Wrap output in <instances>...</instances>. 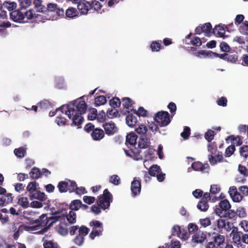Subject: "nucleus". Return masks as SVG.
I'll list each match as a JSON object with an SVG mask.
<instances>
[{"label":"nucleus","mask_w":248,"mask_h":248,"mask_svg":"<svg viewBox=\"0 0 248 248\" xmlns=\"http://www.w3.org/2000/svg\"><path fill=\"white\" fill-rule=\"evenodd\" d=\"M66 108L65 113L70 119H72V123L71 125L78 126V128H81V124L83 122L84 119L82 115L86 111L87 105L84 101L74 100L66 106H62L56 109L55 111H50L49 115L50 117L54 116L56 114V111L61 110L63 113V109Z\"/></svg>","instance_id":"1"},{"label":"nucleus","mask_w":248,"mask_h":248,"mask_svg":"<svg viewBox=\"0 0 248 248\" xmlns=\"http://www.w3.org/2000/svg\"><path fill=\"white\" fill-rule=\"evenodd\" d=\"M60 217L59 216H53L48 217L46 214H42L37 219L30 221L31 224L35 225L32 226H26L25 228L27 230L36 231L44 227L38 232V233H43L46 232L54 223L58 221Z\"/></svg>","instance_id":"2"},{"label":"nucleus","mask_w":248,"mask_h":248,"mask_svg":"<svg viewBox=\"0 0 248 248\" xmlns=\"http://www.w3.org/2000/svg\"><path fill=\"white\" fill-rule=\"evenodd\" d=\"M137 138V136L134 133L132 132L127 134L126 137L125 144L129 150L124 149V151L127 156L139 160L142 159V156L140 155L141 151L135 147Z\"/></svg>","instance_id":"3"},{"label":"nucleus","mask_w":248,"mask_h":248,"mask_svg":"<svg viewBox=\"0 0 248 248\" xmlns=\"http://www.w3.org/2000/svg\"><path fill=\"white\" fill-rule=\"evenodd\" d=\"M113 197L112 194L109 192L108 189H105L102 195L98 197L97 201L98 206L93 205L91 207V211L96 215H98L101 213L100 208L103 210L108 209L110 204L112 202Z\"/></svg>","instance_id":"4"},{"label":"nucleus","mask_w":248,"mask_h":248,"mask_svg":"<svg viewBox=\"0 0 248 248\" xmlns=\"http://www.w3.org/2000/svg\"><path fill=\"white\" fill-rule=\"evenodd\" d=\"M39 184L35 181L30 182L27 186V190L29 192V196L30 200L37 199L44 201L46 199V195L44 192L38 190Z\"/></svg>","instance_id":"5"},{"label":"nucleus","mask_w":248,"mask_h":248,"mask_svg":"<svg viewBox=\"0 0 248 248\" xmlns=\"http://www.w3.org/2000/svg\"><path fill=\"white\" fill-rule=\"evenodd\" d=\"M154 120L161 127L168 125L170 122V114L166 111H160L155 113Z\"/></svg>","instance_id":"6"},{"label":"nucleus","mask_w":248,"mask_h":248,"mask_svg":"<svg viewBox=\"0 0 248 248\" xmlns=\"http://www.w3.org/2000/svg\"><path fill=\"white\" fill-rule=\"evenodd\" d=\"M232 236V241L237 245L242 242L247 244L248 243V234L244 233L242 232L238 231L236 227H234L231 233Z\"/></svg>","instance_id":"7"},{"label":"nucleus","mask_w":248,"mask_h":248,"mask_svg":"<svg viewBox=\"0 0 248 248\" xmlns=\"http://www.w3.org/2000/svg\"><path fill=\"white\" fill-rule=\"evenodd\" d=\"M231 208V205L229 202L225 199L221 200L215 209L216 214L220 217H222L223 214L228 211Z\"/></svg>","instance_id":"8"},{"label":"nucleus","mask_w":248,"mask_h":248,"mask_svg":"<svg viewBox=\"0 0 248 248\" xmlns=\"http://www.w3.org/2000/svg\"><path fill=\"white\" fill-rule=\"evenodd\" d=\"M212 29V27L211 23L209 22L206 23L196 28L195 30V34H201L203 32L205 33V36H210Z\"/></svg>","instance_id":"9"},{"label":"nucleus","mask_w":248,"mask_h":248,"mask_svg":"<svg viewBox=\"0 0 248 248\" xmlns=\"http://www.w3.org/2000/svg\"><path fill=\"white\" fill-rule=\"evenodd\" d=\"M141 182L139 179L134 178L131 182V190L132 196L135 197L139 195L141 191Z\"/></svg>","instance_id":"10"},{"label":"nucleus","mask_w":248,"mask_h":248,"mask_svg":"<svg viewBox=\"0 0 248 248\" xmlns=\"http://www.w3.org/2000/svg\"><path fill=\"white\" fill-rule=\"evenodd\" d=\"M21 9L16 10L10 13V18L16 22L21 23L25 18L24 13L21 11Z\"/></svg>","instance_id":"11"},{"label":"nucleus","mask_w":248,"mask_h":248,"mask_svg":"<svg viewBox=\"0 0 248 248\" xmlns=\"http://www.w3.org/2000/svg\"><path fill=\"white\" fill-rule=\"evenodd\" d=\"M192 33L188 34L185 39V43L187 45H192L195 46H200L202 45V42L199 37L195 36L191 38Z\"/></svg>","instance_id":"12"},{"label":"nucleus","mask_w":248,"mask_h":248,"mask_svg":"<svg viewBox=\"0 0 248 248\" xmlns=\"http://www.w3.org/2000/svg\"><path fill=\"white\" fill-rule=\"evenodd\" d=\"M78 9L83 14H87L89 10L92 8V5L89 2L83 0L78 5Z\"/></svg>","instance_id":"13"},{"label":"nucleus","mask_w":248,"mask_h":248,"mask_svg":"<svg viewBox=\"0 0 248 248\" xmlns=\"http://www.w3.org/2000/svg\"><path fill=\"white\" fill-rule=\"evenodd\" d=\"M103 127L107 135H113L117 132L118 129L114 123L112 122L103 124Z\"/></svg>","instance_id":"14"},{"label":"nucleus","mask_w":248,"mask_h":248,"mask_svg":"<svg viewBox=\"0 0 248 248\" xmlns=\"http://www.w3.org/2000/svg\"><path fill=\"white\" fill-rule=\"evenodd\" d=\"M208 159L211 165H215L217 163L221 162L223 160V157L221 152L217 155H209Z\"/></svg>","instance_id":"15"},{"label":"nucleus","mask_w":248,"mask_h":248,"mask_svg":"<svg viewBox=\"0 0 248 248\" xmlns=\"http://www.w3.org/2000/svg\"><path fill=\"white\" fill-rule=\"evenodd\" d=\"M91 135L94 140H99L104 138L105 133L102 129L95 128L91 133Z\"/></svg>","instance_id":"16"},{"label":"nucleus","mask_w":248,"mask_h":248,"mask_svg":"<svg viewBox=\"0 0 248 248\" xmlns=\"http://www.w3.org/2000/svg\"><path fill=\"white\" fill-rule=\"evenodd\" d=\"M206 238V235L203 232L199 231L192 236V240L194 242L202 243Z\"/></svg>","instance_id":"17"},{"label":"nucleus","mask_w":248,"mask_h":248,"mask_svg":"<svg viewBox=\"0 0 248 248\" xmlns=\"http://www.w3.org/2000/svg\"><path fill=\"white\" fill-rule=\"evenodd\" d=\"M137 118L132 114H128L126 117V123L131 127H134L138 123Z\"/></svg>","instance_id":"18"},{"label":"nucleus","mask_w":248,"mask_h":248,"mask_svg":"<svg viewBox=\"0 0 248 248\" xmlns=\"http://www.w3.org/2000/svg\"><path fill=\"white\" fill-rule=\"evenodd\" d=\"M213 32L218 37H224L225 30L222 26L218 25L216 26L213 29Z\"/></svg>","instance_id":"19"},{"label":"nucleus","mask_w":248,"mask_h":248,"mask_svg":"<svg viewBox=\"0 0 248 248\" xmlns=\"http://www.w3.org/2000/svg\"><path fill=\"white\" fill-rule=\"evenodd\" d=\"M123 103V106L124 108L126 109L127 113H129L131 111V107H132L133 103L132 100L129 97H124L122 99Z\"/></svg>","instance_id":"20"},{"label":"nucleus","mask_w":248,"mask_h":248,"mask_svg":"<svg viewBox=\"0 0 248 248\" xmlns=\"http://www.w3.org/2000/svg\"><path fill=\"white\" fill-rule=\"evenodd\" d=\"M191 166L193 169L195 170L201 171H203L206 168L209 167L208 164H206V166H205V165L203 164L200 161L193 162Z\"/></svg>","instance_id":"21"},{"label":"nucleus","mask_w":248,"mask_h":248,"mask_svg":"<svg viewBox=\"0 0 248 248\" xmlns=\"http://www.w3.org/2000/svg\"><path fill=\"white\" fill-rule=\"evenodd\" d=\"M150 47L153 52H158L164 48V46L161 45V40L153 41L151 44Z\"/></svg>","instance_id":"22"},{"label":"nucleus","mask_w":248,"mask_h":248,"mask_svg":"<svg viewBox=\"0 0 248 248\" xmlns=\"http://www.w3.org/2000/svg\"><path fill=\"white\" fill-rule=\"evenodd\" d=\"M228 139L231 140L232 145H234V146H240L243 143L242 138L240 136L235 137L233 135H231L228 137L226 140Z\"/></svg>","instance_id":"23"},{"label":"nucleus","mask_w":248,"mask_h":248,"mask_svg":"<svg viewBox=\"0 0 248 248\" xmlns=\"http://www.w3.org/2000/svg\"><path fill=\"white\" fill-rule=\"evenodd\" d=\"M161 171V170L159 166L153 165L148 169V173L150 176L155 177Z\"/></svg>","instance_id":"24"},{"label":"nucleus","mask_w":248,"mask_h":248,"mask_svg":"<svg viewBox=\"0 0 248 248\" xmlns=\"http://www.w3.org/2000/svg\"><path fill=\"white\" fill-rule=\"evenodd\" d=\"M42 0H34V7L39 12L45 13L46 12V7L42 4Z\"/></svg>","instance_id":"25"},{"label":"nucleus","mask_w":248,"mask_h":248,"mask_svg":"<svg viewBox=\"0 0 248 248\" xmlns=\"http://www.w3.org/2000/svg\"><path fill=\"white\" fill-rule=\"evenodd\" d=\"M213 238H214V242L217 246H220L224 242V236L220 234L214 233Z\"/></svg>","instance_id":"26"},{"label":"nucleus","mask_w":248,"mask_h":248,"mask_svg":"<svg viewBox=\"0 0 248 248\" xmlns=\"http://www.w3.org/2000/svg\"><path fill=\"white\" fill-rule=\"evenodd\" d=\"M78 15V12L77 9L73 7H70L65 12V16L67 17L73 18Z\"/></svg>","instance_id":"27"},{"label":"nucleus","mask_w":248,"mask_h":248,"mask_svg":"<svg viewBox=\"0 0 248 248\" xmlns=\"http://www.w3.org/2000/svg\"><path fill=\"white\" fill-rule=\"evenodd\" d=\"M222 217L235 220L237 217V213L234 210H231L230 209L223 214Z\"/></svg>","instance_id":"28"},{"label":"nucleus","mask_w":248,"mask_h":248,"mask_svg":"<svg viewBox=\"0 0 248 248\" xmlns=\"http://www.w3.org/2000/svg\"><path fill=\"white\" fill-rule=\"evenodd\" d=\"M30 177L33 179H37L40 177L41 175L40 170L36 167L31 169L30 172Z\"/></svg>","instance_id":"29"},{"label":"nucleus","mask_w":248,"mask_h":248,"mask_svg":"<svg viewBox=\"0 0 248 248\" xmlns=\"http://www.w3.org/2000/svg\"><path fill=\"white\" fill-rule=\"evenodd\" d=\"M197 208L202 212L206 211L209 208V204L206 200H201L197 204Z\"/></svg>","instance_id":"30"},{"label":"nucleus","mask_w":248,"mask_h":248,"mask_svg":"<svg viewBox=\"0 0 248 248\" xmlns=\"http://www.w3.org/2000/svg\"><path fill=\"white\" fill-rule=\"evenodd\" d=\"M81 205V201L80 200H75L71 202L69 208L73 210H78L80 207Z\"/></svg>","instance_id":"31"},{"label":"nucleus","mask_w":248,"mask_h":248,"mask_svg":"<svg viewBox=\"0 0 248 248\" xmlns=\"http://www.w3.org/2000/svg\"><path fill=\"white\" fill-rule=\"evenodd\" d=\"M60 193H65L68 191V184L67 181H60L57 186Z\"/></svg>","instance_id":"32"},{"label":"nucleus","mask_w":248,"mask_h":248,"mask_svg":"<svg viewBox=\"0 0 248 248\" xmlns=\"http://www.w3.org/2000/svg\"><path fill=\"white\" fill-rule=\"evenodd\" d=\"M95 106L96 107L104 105L107 102V99L105 96L99 95L94 99Z\"/></svg>","instance_id":"33"},{"label":"nucleus","mask_w":248,"mask_h":248,"mask_svg":"<svg viewBox=\"0 0 248 248\" xmlns=\"http://www.w3.org/2000/svg\"><path fill=\"white\" fill-rule=\"evenodd\" d=\"M131 111H133L139 117H146L147 115V111L145 110L142 107H139L138 110H136V109L132 108L131 109Z\"/></svg>","instance_id":"34"},{"label":"nucleus","mask_w":248,"mask_h":248,"mask_svg":"<svg viewBox=\"0 0 248 248\" xmlns=\"http://www.w3.org/2000/svg\"><path fill=\"white\" fill-rule=\"evenodd\" d=\"M150 142L148 141L147 138H142L139 141L138 146L140 149H145L150 146Z\"/></svg>","instance_id":"35"},{"label":"nucleus","mask_w":248,"mask_h":248,"mask_svg":"<svg viewBox=\"0 0 248 248\" xmlns=\"http://www.w3.org/2000/svg\"><path fill=\"white\" fill-rule=\"evenodd\" d=\"M68 191L70 193L75 192L77 189V185L75 181L68 180Z\"/></svg>","instance_id":"36"},{"label":"nucleus","mask_w":248,"mask_h":248,"mask_svg":"<svg viewBox=\"0 0 248 248\" xmlns=\"http://www.w3.org/2000/svg\"><path fill=\"white\" fill-rule=\"evenodd\" d=\"M77 215L75 212L70 211L69 214L66 216V218L68 222L70 224H74L76 222Z\"/></svg>","instance_id":"37"},{"label":"nucleus","mask_w":248,"mask_h":248,"mask_svg":"<svg viewBox=\"0 0 248 248\" xmlns=\"http://www.w3.org/2000/svg\"><path fill=\"white\" fill-rule=\"evenodd\" d=\"M19 5L21 9H25L29 7L32 3V0H18Z\"/></svg>","instance_id":"38"},{"label":"nucleus","mask_w":248,"mask_h":248,"mask_svg":"<svg viewBox=\"0 0 248 248\" xmlns=\"http://www.w3.org/2000/svg\"><path fill=\"white\" fill-rule=\"evenodd\" d=\"M103 231V229H95V228H93L91 232L90 233L89 237L91 239L93 240L95 237L101 235Z\"/></svg>","instance_id":"39"},{"label":"nucleus","mask_w":248,"mask_h":248,"mask_svg":"<svg viewBox=\"0 0 248 248\" xmlns=\"http://www.w3.org/2000/svg\"><path fill=\"white\" fill-rule=\"evenodd\" d=\"M109 103L111 107L116 108L120 106L121 101L118 97H115L109 100Z\"/></svg>","instance_id":"40"},{"label":"nucleus","mask_w":248,"mask_h":248,"mask_svg":"<svg viewBox=\"0 0 248 248\" xmlns=\"http://www.w3.org/2000/svg\"><path fill=\"white\" fill-rule=\"evenodd\" d=\"M109 181L115 186H118L121 183V179L118 175L114 174L110 176Z\"/></svg>","instance_id":"41"},{"label":"nucleus","mask_w":248,"mask_h":248,"mask_svg":"<svg viewBox=\"0 0 248 248\" xmlns=\"http://www.w3.org/2000/svg\"><path fill=\"white\" fill-rule=\"evenodd\" d=\"M240 155L241 156L246 159L248 157V145H244L240 148Z\"/></svg>","instance_id":"42"},{"label":"nucleus","mask_w":248,"mask_h":248,"mask_svg":"<svg viewBox=\"0 0 248 248\" xmlns=\"http://www.w3.org/2000/svg\"><path fill=\"white\" fill-rule=\"evenodd\" d=\"M155 151V149L153 148H149L145 152L144 156L145 158H146V160H144V163L147 161V160L151 159L153 158V155L154 154Z\"/></svg>","instance_id":"43"},{"label":"nucleus","mask_w":248,"mask_h":248,"mask_svg":"<svg viewBox=\"0 0 248 248\" xmlns=\"http://www.w3.org/2000/svg\"><path fill=\"white\" fill-rule=\"evenodd\" d=\"M235 151V147L234 145H231L229 146L225 150V157H230Z\"/></svg>","instance_id":"44"},{"label":"nucleus","mask_w":248,"mask_h":248,"mask_svg":"<svg viewBox=\"0 0 248 248\" xmlns=\"http://www.w3.org/2000/svg\"><path fill=\"white\" fill-rule=\"evenodd\" d=\"M14 152L16 156L19 158H22L25 156L26 150L23 147H20L15 149Z\"/></svg>","instance_id":"45"},{"label":"nucleus","mask_w":248,"mask_h":248,"mask_svg":"<svg viewBox=\"0 0 248 248\" xmlns=\"http://www.w3.org/2000/svg\"><path fill=\"white\" fill-rule=\"evenodd\" d=\"M182 233V230L180 227L178 225H174L171 229V234L172 235H176L179 237H181V234Z\"/></svg>","instance_id":"46"},{"label":"nucleus","mask_w":248,"mask_h":248,"mask_svg":"<svg viewBox=\"0 0 248 248\" xmlns=\"http://www.w3.org/2000/svg\"><path fill=\"white\" fill-rule=\"evenodd\" d=\"M215 135V131L209 129L205 133L204 137L208 141L210 142L213 140Z\"/></svg>","instance_id":"47"},{"label":"nucleus","mask_w":248,"mask_h":248,"mask_svg":"<svg viewBox=\"0 0 248 248\" xmlns=\"http://www.w3.org/2000/svg\"><path fill=\"white\" fill-rule=\"evenodd\" d=\"M4 6L9 11H13L16 7L17 4L15 2L5 1L3 3Z\"/></svg>","instance_id":"48"},{"label":"nucleus","mask_w":248,"mask_h":248,"mask_svg":"<svg viewBox=\"0 0 248 248\" xmlns=\"http://www.w3.org/2000/svg\"><path fill=\"white\" fill-rule=\"evenodd\" d=\"M18 203L24 208H27L29 206V203L26 197H21L19 198Z\"/></svg>","instance_id":"49"},{"label":"nucleus","mask_w":248,"mask_h":248,"mask_svg":"<svg viewBox=\"0 0 248 248\" xmlns=\"http://www.w3.org/2000/svg\"><path fill=\"white\" fill-rule=\"evenodd\" d=\"M90 226L92 227L93 228H95V229H103L102 226V223L99 221L93 220L90 223Z\"/></svg>","instance_id":"50"},{"label":"nucleus","mask_w":248,"mask_h":248,"mask_svg":"<svg viewBox=\"0 0 248 248\" xmlns=\"http://www.w3.org/2000/svg\"><path fill=\"white\" fill-rule=\"evenodd\" d=\"M137 133L140 135H145L147 131V128L144 124H140L138 128L136 129Z\"/></svg>","instance_id":"51"},{"label":"nucleus","mask_w":248,"mask_h":248,"mask_svg":"<svg viewBox=\"0 0 248 248\" xmlns=\"http://www.w3.org/2000/svg\"><path fill=\"white\" fill-rule=\"evenodd\" d=\"M238 59L237 54H228L227 61L232 63H235Z\"/></svg>","instance_id":"52"},{"label":"nucleus","mask_w":248,"mask_h":248,"mask_svg":"<svg viewBox=\"0 0 248 248\" xmlns=\"http://www.w3.org/2000/svg\"><path fill=\"white\" fill-rule=\"evenodd\" d=\"M237 213V216H238L239 217H244L247 215V212L246 209L242 207H238L236 211Z\"/></svg>","instance_id":"53"},{"label":"nucleus","mask_w":248,"mask_h":248,"mask_svg":"<svg viewBox=\"0 0 248 248\" xmlns=\"http://www.w3.org/2000/svg\"><path fill=\"white\" fill-rule=\"evenodd\" d=\"M188 229L189 231V233H194L195 234L198 231H199L198 227L194 223H189L188 226Z\"/></svg>","instance_id":"54"},{"label":"nucleus","mask_w":248,"mask_h":248,"mask_svg":"<svg viewBox=\"0 0 248 248\" xmlns=\"http://www.w3.org/2000/svg\"><path fill=\"white\" fill-rule=\"evenodd\" d=\"M208 151L210 153V155H215L217 152V147L214 142H211L208 146Z\"/></svg>","instance_id":"55"},{"label":"nucleus","mask_w":248,"mask_h":248,"mask_svg":"<svg viewBox=\"0 0 248 248\" xmlns=\"http://www.w3.org/2000/svg\"><path fill=\"white\" fill-rule=\"evenodd\" d=\"M190 135V129L189 127L186 126L183 132L181 133V136L185 139L186 140L188 138Z\"/></svg>","instance_id":"56"},{"label":"nucleus","mask_w":248,"mask_h":248,"mask_svg":"<svg viewBox=\"0 0 248 248\" xmlns=\"http://www.w3.org/2000/svg\"><path fill=\"white\" fill-rule=\"evenodd\" d=\"M84 241V237L83 236L78 235L74 239L73 241L78 246H81L82 245Z\"/></svg>","instance_id":"57"},{"label":"nucleus","mask_w":248,"mask_h":248,"mask_svg":"<svg viewBox=\"0 0 248 248\" xmlns=\"http://www.w3.org/2000/svg\"><path fill=\"white\" fill-rule=\"evenodd\" d=\"M225 224L226 221L223 219L219 218L217 220V226L219 231H221L223 229H224Z\"/></svg>","instance_id":"58"},{"label":"nucleus","mask_w":248,"mask_h":248,"mask_svg":"<svg viewBox=\"0 0 248 248\" xmlns=\"http://www.w3.org/2000/svg\"><path fill=\"white\" fill-rule=\"evenodd\" d=\"M79 229V235L83 236L84 237L88 234L89 232V229L84 226H81Z\"/></svg>","instance_id":"59"},{"label":"nucleus","mask_w":248,"mask_h":248,"mask_svg":"<svg viewBox=\"0 0 248 248\" xmlns=\"http://www.w3.org/2000/svg\"><path fill=\"white\" fill-rule=\"evenodd\" d=\"M238 170L240 174L244 176H248V170L245 166L240 164L238 166Z\"/></svg>","instance_id":"60"},{"label":"nucleus","mask_w":248,"mask_h":248,"mask_svg":"<svg viewBox=\"0 0 248 248\" xmlns=\"http://www.w3.org/2000/svg\"><path fill=\"white\" fill-rule=\"evenodd\" d=\"M234 202H238L242 201L243 196L241 195L239 192L234 194L231 197Z\"/></svg>","instance_id":"61"},{"label":"nucleus","mask_w":248,"mask_h":248,"mask_svg":"<svg viewBox=\"0 0 248 248\" xmlns=\"http://www.w3.org/2000/svg\"><path fill=\"white\" fill-rule=\"evenodd\" d=\"M44 248H58V245L52 241H47L44 243Z\"/></svg>","instance_id":"62"},{"label":"nucleus","mask_w":248,"mask_h":248,"mask_svg":"<svg viewBox=\"0 0 248 248\" xmlns=\"http://www.w3.org/2000/svg\"><path fill=\"white\" fill-rule=\"evenodd\" d=\"M220 48L222 52H227L230 51V47L226 42H222L220 43Z\"/></svg>","instance_id":"63"},{"label":"nucleus","mask_w":248,"mask_h":248,"mask_svg":"<svg viewBox=\"0 0 248 248\" xmlns=\"http://www.w3.org/2000/svg\"><path fill=\"white\" fill-rule=\"evenodd\" d=\"M56 122L58 125H65L66 124L67 120L63 117L59 116L56 118Z\"/></svg>","instance_id":"64"}]
</instances>
